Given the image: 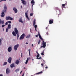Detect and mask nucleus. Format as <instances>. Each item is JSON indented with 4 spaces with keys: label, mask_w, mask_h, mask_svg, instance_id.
Wrapping results in <instances>:
<instances>
[{
    "label": "nucleus",
    "mask_w": 76,
    "mask_h": 76,
    "mask_svg": "<svg viewBox=\"0 0 76 76\" xmlns=\"http://www.w3.org/2000/svg\"><path fill=\"white\" fill-rule=\"evenodd\" d=\"M31 37V35L29 34L28 35H27L26 37V38H29L30 37Z\"/></svg>",
    "instance_id": "23"
},
{
    "label": "nucleus",
    "mask_w": 76,
    "mask_h": 76,
    "mask_svg": "<svg viewBox=\"0 0 76 76\" xmlns=\"http://www.w3.org/2000/svg\"><path fill=\"white\" fill-rule=\"evenodd\" d=\"M6 26V25H2V28H4V26Z\"/></svg>",
    "instance_id": "35"
},
{
    "label": "nucleus",
    "mask_w": 76,
    "mask_h": 76,
    "mask_svg": "<svg viewBox=\"0 0 76 76\" xmlns=\"http://www.w3.org/2000/svg\"><path fill=\"white\" fill-rule=\"evenodd\" d=\"M31 46H32V47H34V45H33V44H32Z\"/></svg>",
    "instance_id": "47"
},
{
    "label": "nucleus",
    "mask_w": 76,
    "mask_h": 76,
    "mask_svg": "<svg viewBox=\"0 0 76 76\" xmlns=\"http://www.w3.org/2000/svg\"><path fill=\"white\" fill-rule=\"evenodd\" d=\"M49 22V24H51V23H53V21L50 20Z\"/></svg>",
    "instance_id": "21"
},
{
    "label": "nucleus",
    "mask_w": 76,
    "mask_h": 76,
    "mask_svg": "<svg viewBox=\"0 0 76 76\" xmlns=\"http://www.w3.org/2000/svg\"><path fill=\"white\" fill-rule=\"evenodd\" d=\"M12 61V58L11 57H10L7 61L8 62V63H10H10H11V61Z\"/></svg>",
    "instance_id": "9"
},
{
    "label": "nucleus",
    "mask_w": 76,
    "mask_h": 76,
    "mask_svg": "<svg viewBox=\"0 0 76 76\" xmlns=\"http://www.w3.org/2000/svg\"><path fill=\"white\" fill-rule=\"evenodd\" d=\"M4 29H3V31H4Z\"/></svg>",
    "instance_id": "59"
},
{
    "label": "nucleus",
    "mask_w": 76,
    "mask_h": 76,
    "mask_svg": "<svg viewBox=\"0 0 76 76\" xmlns=\"http://www.w3.org/2000/svg\"><path fill=\"white\" fill-rule=\"evenodd\" d=\"M8 22L9 23H11V21H8Z\"/></svg>",
    "instance_id": "36"
},
{
    "label": "nucleus",
    "mask_w": 76,
    "mask_h": 76,
    "mask_svg": "<svg viewBox=\"0 0 76 76\" xmlns=\"http://www.w3.org/2000/svg\"><path fill=\"white\" fill-rule=\"evenodd\" d=\"M21 7V9H22V6H21V7Z\"/></svg>",
    "instance_id": "48"
},
{
    "label": "nucleus",
    "mask_w": 76,
    "mask_h": 76,
    "mask_svg": "<svg viewBox=\"0 0 76 76\" xmlns=\"http://www.w3.org/2000/svg\"><path fill=\"white\" fill-rule=\"evenodd\" d=\"M36 53H37V54H38V52H36Z\"/></svg>",
    "instance_id": "57"
},
{
    "label": "nucleus",
    "mask_w": 76,
    "mask_h": 76,
    "mask_svg": "<svg viewBox=\"0 0 76 76\" xmlns=\"http://www.w3.org/2000/svg\"><path fill=\"white\" fill-rule=\"evenodd\" d=\"M2 1H6V0H2Z\"/></svg>",
    "instance_id": "46"
},
{
    "label": "nucleus",
    "mask_w": 76,
    "mask_h": 76,
    "mask_svg": "<svg viewBox=\"0 0 76 76\" xmlns=\"http://www.w3.org/2000/svg\"><path fill=\"white\" fill-rule=\"evenodd\" d=\"M41 54L42 56H44V52H42V53H41Z\"/></svg>",
    "instance_id": "38"
},
{
    "label": "nucleus",
    "mask_w": 76,
    "mask_h": 76,
    "mask_svg": "<svg viewBox=\"0 0 76 76\" xmlns=\"http://www.w3.org/2000/svg\"><path fill=\"white\" fill-rule=\"evenodd\" d=\"M6 20H13V18H12V17L10 16H7L6 18Z\"/></svg>",
    "instance_id": "5"
},
{
    "label": "nucleus",
    "mask_w": 76,
    "mask_h": 76,
    "mask_svg": "<svg viewBox=\"0 0 76 76\" xmlns=\"http://www.w3.org/2000/svg\"><path fill=\"white\" fill-rule=\"evenodd\" d=\"M40 42H41V40H39L38 42V44H40Z\"/></svg>",
    "instance_id": "32"
},
{
    "label": "nucleus",
    "mask_w": 76,
    "mask_h": 76,
    "mask_svg": "<svg viewBox=\"0 0 76 76\" xmlns=\"http://www.w3.org/2000/svg\"><path fill=\"white\" fill-rule=\"evenodd\" d=\"M1 41H0V45H1Z\"/></svg>",
    "instance_id": "44"
},
{
    "label": "nucleus",
    "mask_w": 76,
    "mask_h": 76,
    "mask_svg": "<svg viewBox=\"0 0 76 76\" xmlns=\"http://www.w3.org/2000/svg\"><path fill=\"white\" fill-rule=\"evenodd\" d=\"M8 23H8V22H7L5 23V25H8Z\"/></svg>",
    "instance_id": "37"
},
{
    "label": "nucleus",
    "mask_w": 76,
    "mask_h": 76,
    "mask_svg": "<svg viewBox=\"0 0 76 76\" xmlns=\"http://www.w3.org/2000/svg\"><path fill=\"white\" fill-rule=\"evenodd\" d=\"M34 20L33 21V26H35V24H36V20L34 19Z\"/></svg>",
    "instance_id": "19"
},
{
    "label": "nucleus",
    "mask_w": 76,
    "mask_h": 76,
    "mask_svg": "<svg viewBox=\"0 0 76 76\" xmlns=\"http://www.w3.org/2000/svg\"><path fill=\"white\" fill-rule=\"evenodd\" d=\"M45 69H48V66H46V67H45Z\"/></svg>",
    "instance_id": "49"
},
{
    "label": "nucleus",
    "mask_w": 76,
    "mask_h": 76,
    "mask_svg": "<svg viewBox=\"0 0 76 76\" xmlns=\"http://www.w3.org/2000/svg\"><path fill=\"white\" fill-rule=\"evenodd\" d=\"M47 35H48V32H47Z\"/></svg>",
    "instance_id": "58"
},
{
    "label": "nucleus",
    "mask_w": 76,
    "mask_h": 76,
    "mask_svg": "<svg viewBox=\"0 0 76 76\" xmlns=\"http://www.w3.org/2000/svg\"><path fill=\"white\" fill-rule=\"evenodd\" d=\"M62 7H63L64 8H65V4H63L62 5Z\"/></svg>",
    "instance_id": "28"
},
{
    "label": "nucleus",
    "mask_w": 76,
    "mask_h": 76,
    "mask_svg": "<svg viewBox=\"0 0 76 76\" xmlns=\"http://www.w3.org/2000/svg\"><path fill=\"white\" fill-rule=\"evenodd\" d=\"M26 45H28V42H26Z\"/></svg>",
    "instance_id": "45"
},
{
    "label": "nucleus",
    "mask_w": 76,
    "mask_h": 76,
    "mask_svg": "<svg viewBox=\"0 0 76 76\" xmlns=\"http://www.w3.org/2000/svg\"><path fill=\"white\" fill-rule=\"evenodd\" d=\"M13 10H14L15 13H18V10L15 7H14L13 8Z\"/></svg>",
    "instance_id": "7"
},
{
    "label": "nucleus",
    "mask_w": 76,
    "mask_h": 76,
    "mask_svg": "<svg viewBox=\"0 0 76 76\" xmlns=\"http://www.w3.org/2000/svg\"><path fill=\"white\" fill-rule=\"evenodd\" d=\"M19 69H17L16 70H15V72H16V73H17V72H19Z\"/></svg>",
    "instance_id": "26"
},
{
    "label": "nucleus",
    "mask_w": 76,
    "mask_h": 76,
    "mask_svg": "<svg viewBox=\"0 0 76 76\" xmlns=\"http://www.w3.org/2000/svg\"><path fill=\"white\" fill-rule=\"evenodd\" d=\"M34 28H35L36 31H37V25H35L34 26Z\"/></svg>",
    "instance_id": "24"
},
{
    "label": "nucleus",
    "mask_w": 76,
    "mask_h": 76,
    "mask_svg": "<svg viewBox=\"0 0 76 76\" xmlns=\"http://www.w3.org/2000/svg\"><path fill=\"white\" fill-rule=\"evenodd\" d=\"M24 69H25V68L24 67Z\"/></svg>",
    "instance_id": "60"
},
{
    "label": "nucleus",
    "mask_w": 76,
    "mask_h": 76,
    "mask_svg": "<svg viewBox=\"0 0 76 76\" xmlns=\"http://www.w3.org/2000/svg\"><path fill=\"white\" fill-rule=\"evenodd\" d=\"M42 45L45 48V47H46V42H45L43 41L42 43Z\"/></svg>",
    "instance_id": "6"
},
{
    "label": "nucleus",
    "mask_w": 76,
    "mask_h": 76,
    "mask_svg": "<svg viewBox=\"0 0 76 76\" xmlns=\"http://www.w3.org/2000/svg\"><path fill=\"white\" fill-rule=\"evenodd\" d=\"M0 76H3V75L0 74Z\"/></svg>",
    "instance_id": "56"
},
{
    "label": "nucleus",
    "mask_w": 76,
    "mask_h": 76,
    "mask_svg": "<svg viewBox=\"0 0 76 76\" xmlns=\"http://www.w3.org/2000/svg\"><path fill=\"white\" fill-rule=\"evenodd\" d=\"M24 76V73H23V75H22V76Z\"/></svg>",
    "instance_id": "50"
},
{
    "label": "nucleus",
    "mask_w": 76,
    "mask_h": 76,
    "mask_svg": "<svg viewBox=\"0 0 76 76\" xmlns=\"http://www.w3.org/2000/svg\"><path fill=\"white\" fill-rule=\"evenodd\" d=\"M15 31H13L12 33V35H13L14 36H15V37H16V34H18V33H19V31L16 28H15Z\"/></svg>",
    "instance_id": "2"
},
{
    "label": "nucleus",
    "mask_w": 76,
    "mask_h": 76,
    "mask_svg": "<svg viewBox=\"0 0 76 76\" xmlns=\"http://www.w3.org/2000/svg\"><path fill=\"white\" fill-rule=\"evenodd\" d=\"M41 66H44V64H41Z\"/></svg>",
    "instance_id": "43"
},
{
    "label": "nucleus",
    "mask_w": 76,
    "mask_h": 76,
    "mask_svg": "<svg viewBox=\"0 0 76 76\" xmlns=\"http://www.w3.org/2000/svg\"><path fill=\"white\" fill-rule=\"evenodd\" d=\"M11 24H8V29H10L11 28Z\"/></svg>",
    "instance_id": "20"
},
{
    "label": "nucleus",
    "mask_w": 76,
    "mask_h": 76,
    "mask_svg": "<svg viewBox=\"0 0 76 76\" xmlns=\"http://www.w3.org/2000/svg\"><path fill=\"white\" fill-rule=\"evenodd\" d=\"M25 34H23L20 37V40H22V39H23L25 38Z\"/></svg>",
    "instance_id": "4"
},
{
    "label": "nucleus",
    "mask_w": 76,
    "mask_h": 76,
    "mask_svg": "<svg viewBox=\"0 0 76 76\" xmlns=\"http://www.w3.org/2000/svg\"><path fill=\"white\" fill-rule=\"evenodd\" d=\"M40 58H41V57H40L39 58H37V59H40Z\"/></svg>",
    "instance_id": "42"
},
{
    "label": "nucleus",
    "mask_w": 76,
    "mask_h": 76,
    "mask_svg": "<svg viewBox=\"0 0 76 76\" xmlns=\"http://www.w3.org/2000/svg\"><path fill=\"white\" fill-rule=\"evenodd\" d=\"M6 73H7V74H8V73H10V69L8 68L6 70Z\"/></svg>",
    "instance_id": "16"
},
{
    "label": "nucleus",
    "mask_w": 76,
    "mask_h": 76,
    "mask_svg": "<svg viewBox=\"0 0 76 76\" xmlns=\"http://www.w3.org/2000/svg\"><path fill=\"white\" fill-rule=\"evenodd\" d=\"M7 12V6L6 5H4V10L2 11L1 12V17L3 18L4 16V12H5L6 13V12Z\"/></svg>",
    "instance_id": "1"
},
{
    "label": "nucleus",
    "mask_w": 76,
    "mask_h": 76,
    "mask_svg": "<svg viewBox=\"0 0 76 76\" xmlns=\"http://www.w3.org/2000/svg\"><path fill=\"white\" fill-rule=\"evenodd\" d=\"M33 13H31L30 15V16H33Z\"/></svg>",
    "instance_id": "34"
},
{
    "label": "nucleus",
    "mask_w": 76,
    "mask_h": 76,
    "mask_svg": "<svg viewBox=\"0 0 76 76\" xmlns=\"http://www.w3.org/2000/svg\"><path fill=\"white\" fill-rule=\"evenodd\" d=\"M12 45H11L9 47L8 49V52H11L12 51Z\"/></svg>",
    "instance_id": "8"
},
{
    "label": "nucleus",
    "mask_w": 76,
    "mask_h": 76,
    "mask_svg": "<svg viewBox=\"0 0 76 76\" xmlns=\"http://www.w3.org/2000/svg\"><path fill=\"white\" fill-rule=\"evenodd\" d=\"M7 64V62H5L3 64V66H6Z\"/></svg>",
    "instance_id": "27"
},
{
    "label": "nucleus",
    "mask_w": 76,
    "mask_h": 76,
    "mask_svg": "<svg viewBox=\"0 0 76 76\" xmlns=\"http://www.w3.org/2000/svg\"><path fill=\"white\" fill-rule=\"evenodd\" d=\"M25 15H26V18H27L28 20H30V19H29V17H28V13L27 12L25 13Z\"/></svg>",
    "instance_id": "10"
},
{
    "label": "nucleus",
    "mask_w": 76,
    "mask_h": 76,
    "mask_svg": "<svg viewBox=\"0 0 76 76\" xmlns=\"http://www.w3.org/2000/svg\"><path fill=\"white\" fill-rule=\"evenodd\" d=\"M28 51H29V55L30 56H31V54H30V50L28 49Z\"/></svg>",
    "instance_id": "33"
},
{
    "label": "nucleus",
    "mask_w": 76,
    "mask_h": 76,
    "mask_svg": "<svg viewBox=\"0 0 76 76\" xmlns=\"http://www.w3.org/2000/svg\"><path fill=\"white\" fill-rule=\"evenodd\" d=\"M41 73H42V71L36 74V75H38V74H41Z\"/></svg>",
    "instance_id": "25"
},
{
    "label": "nucleus",
    "mask_w": 76,
    "mask_h": 76,
    "mask_svg": "<svg viewBox=\"0 0 76 76\" xmlns=\"http://www.w3.org/2000/svg\"><path fill=\"white\" fill-rule=\"evenodd\" d=\"M21 57H22V53H21Z\"/></svg>",
    "instance_id": "55"
},
{
    "label": "nucleus",
    "mask_w": 76,
    "mask_h": 76,
    "mask_svg": "<svg viewBox=\"0 0 76 76\" xmlns=\"http://www.w3.org/2000/svg\"><path fill=\"white\" fill-rule=\"evenodd\" d=\"M10 67L11 68H13V67H16V65H15V64L13 63L11 64Z\"/></svg>",
    "instance_id": "14"
},
{
    "label": "nucleus",
    "mask_w": 76,
    "mask_h": 76,
    "mask_svg": "<svg viewBox=\"0 0 76 76\" xmlns=\"http://www.w3.org/2000/svg\"><path fill=\"white\" fill-rule=\"evenodd\" d=\"M31 4H33L32 6V9H33V6L34 5V4H35V1H34V0H32V1H31Z\"/></svg>",
    "instance_id": "12"
},
{
    "label": "nucleus",
    "mask_w": 76,
    "mask_h": 76,
    "mask_svg": "<svg viewBox=\"0 0 76 76\" xmlns=\"http://www.w3.org/2000/svg\"><path fill=\"white\" fill-rule=\"evenodd\" d=\"M22 71H21V72H20V74H21V73H22Z\"/></svg>",
    "instance_id": "53"
},
{
    "label": "nucleus",
    "mask_w": 76,
    "mask_h": 76,
    "mask_svg": "<svg viewBox=\"0 0 76 76\" xmlns=\"http://www.w3.org/2000/svg\"><path fill=\"white\" fill-rule=\"evenodd\" d=\"M17 39H18V38H19V35L18 34H17Z\"/></svg>",
    "instance_id": "30"
},
{
    "label": "nucleus",
    "mask_w": 76,
    "mask_h": 76,
    "mask_svg": "<svg viewBox=\"0 0 76 76\" xmlns=\"http://www.w3.org/2000/svg\"><path fill=\"white\" fill-rule=\"evenodd\" d=\"M32 61H33V63H34V59H32Z\"/></svg>",
    "instance_id": "52"
},
{
    "label": "nucleus",
    "mask_w": 76,
    "mask_h": 76,
    "mask_svg": "<svg viewBox=\"0 0 76 76\" xmlns=\"http://www.w3.org/2000/svg\"><path fill=\"white\" fill-rule=\"evenodd\" d=\"M30 58H31L30 57H29L27 58V60L25 62V64H28V61H29V59H30Z\"/></svg>",
    "instance_id": "15"
},
{
    "label": "nucleus",
    "mask_w": 76,
    "mask_h": 76,
    "mask_svg": "<svg viewBox=\"0 0 76 76\" xmlns=\"http://www.w3.org/2000/svg\"><path fill=\"white\" fill-rule=\"evenodd\" d=\"M19 22H21V23H23V21L22 20V18H20L19 19Z\"/></svg>",
    "instance_id": "18"
},
{
    "label": "nucleus",
    "mask_w": 76,
    "mask_h": 76,
    "mask_svg": "<svg viewBox=\"0 0 76 76\" xmlns=\"http://www.w3.org/2000/svg\"><path fill=\"white\" fill-rule=\"evenodd\" d=\"M9 28H7L6 29V32H8V30L9 29Z\"/></svg>",
    "instance_id": "31"
},
{
    "label": "nucleus",
    "mask_w": 76,
    "mask_h": 76,
    "mask_svg": "<svg viewBox=\"0 0 76 76\" xmlns=\"http://www.w3.org/2000/svg\"><path fill=\"white\" fill-rule=\"evenodd\" d=\"M19 61L18 60H17L16 62H15V63L17 65L18 64H19Z\"/></svg>",
    "instance_id": "22"
},
{
    "label": "nucleus",
    "mask_w": 76,
    "mask_h": 76,
    "mask_svg": "<svg viewBox=\"0 0 76 76\" xmlns=\"http://www.w3.org/2000/svg\"><path fill=\"white\" fill-rule=\"evenodd\" d=\"M38 35L39 38H40V39H41V40L43 41V39H42V37H41V35L39 33V32H38Z\"/></svg>",
    "instance_id": "17"
},
{
    "label": "nucleus",
    "mask_w": 76,
    "mask_h": 76,
    "mask_svg": "<svg viewBox=\"0 0 76 76\" xmlns=\"http://www.w3.org/2000/svg\"><path fill=\"white\" fill-rule=\"evenodd\" d=\"M4 20H1L0 19V25H1V24H2V25H3L4 24Z\"/></svg>",
    "instance_id": "13"
},
{
    "label": "nucleus",
    "mask_w": 76,
    "mask_h": 76,
    "mask_svg": "<svg viewBox=\"0 0 76 76\" xmlns=\"http://www.w3.org/2000/svg\"><path fill=\"white\" fill-rule=\"evenodd\" d=\"M3 40V38H1V39H0V41H1Z\"/></svg>",
    "instance_id": "40"
},
{
    "label": "nucleus",
    "mask_w": 76,
    "mask_h": 76,
    "mask_svg": "<svg viewBox=\"0 0 76 76\" xmlns=\"http://www.w3.org/2000/svg\"><path fill=\"white\" fill-rule=\"evenodd\" d=\"M2 1V0H0V2H1V1Z\"/></svg>",
    "instance_id": "54"
},
{
    "label": "nucleus",
    "mask_w": 76,
    "mask_h": 76,
    "mask_svg": "<svg viewBox=\"0 0 76 76\" xmlns=\"http://www.w3.org/2000/svg\"><path fill=\"white\" fill-rule=\"evenodd\" d=\"M22 3L23 4V5H26V2L24 0H22Z\"/></svg>",
    "instance_id": "11"
},
{
    "label": "nucleus",
    "mask_w": 76,
    "mask_h": 76,
    "mask_svg": "<svg viewBox=\"0 0 76 76\" xmlns=\"http://www.w3.org/2000/svg\"><path fill=\"white\" fill-rule=\"evenodd\" d=\"M36 37H38V35H36Z\"/></svg>",
    "instance_id": "51"
},
{
    "label": "nucleus",
    "mask_w": 76,
    "mask_h": 76,
    "mask_svg": "<svg viewBox=\"0 0 76 76\" xmlns=\"http://www.w3.org/2000/svg\"><path fill=\"white\" fill-rule=\"evenodd\" d=\"M45 48V47H44L43 45L42 46H41V48Z\"/></svg>",
    "instance_id": "41"
},
{
    "label": "nucleus",
    "mask_w": 76,
    "mask_h": 76,
    "mask_svg": "<svg viewBox=\"0 0 76 76\" xmlns=\"http://www.w3.org/2000/svg\"><path fill=\"white\" fill-rule=\"evenodd\" d=\"M58 12H57V13L58 14V15H59V13H60V11L58 10Z\"/></svg>",
    "instance_id": "39"
},
{
    "label": "nucleus",
    "mask_w": 76,
    "mask_h": 76,
    "mask_svg": "<svg viewBox=\"0 0 76 76\" xmlns=\"http://www.w3.org/2000/svg\"><path fill=\"white\" fill-rule=\"evenodd\" d=\"M39 57V53H38V55L37 56V58H38Z\"/></svg>",
    "instance_id": "29"
},
{
    "label": "nucleus",
    "mask_w": 76,
    "mask_h": 76,
    "mask_svg": "<svg viewBox=\"0 0 76 76\" xmlns=\"http://www.w3.org/2000/svg\"><path fill=\"white\" fill-rule=\"evenodd\" d=\"M20 45L19 44H17L16 45H14V49L15 51H17V50H18V47H19Z\"/></svg>",
    "instance_id": "3"
}]
</instances>
